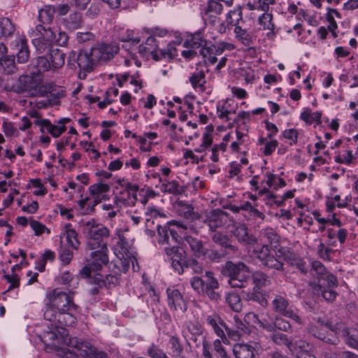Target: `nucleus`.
Returning a JSON list of instances; mask_svg holds the SVG:
<instances>
[{
  "mask_svg": "<svg viewBox=\"0 0 358 358\" xmlns=\"http://www.w3.org/2000/svg\"><path fill=\"white\" fill-rule=\"evenodd\" d=\"M185 241L196 257H202L205 255L206 248L201 241L192 236L185 237Z\"/></svg>",
  "mask_w": 358,
  "mask_h": 358,
  "instance_id": "7c9ffc66",
  "label": "nucleus"
},
{
  "mask_svg": "<svg viewBox=\"0 0 358 358\" xmlns=\"http://www.w3.org/2000/svg\"><path fill=\"white\" fill-rule=\"evenodd\" d=\"M110 190V186L102 182L93 184L90 186L89 192L91 196L97 200L98 201H102L109 199L108 192Z\"/></svg>",
  "mask_w": 358,
  "mask_h": 358,
  "instance_id": "5701e85b",
  "label": "nucleus"
},
{
  "mask_svg": "<svg viewBox=\"0 0 358 358\" xmlns=\"http://www.w3.org/2000/svg\"><path fill=\"white\" fill-rule=\"evenodd\" d=\"M83 234L86 238V252H90L96 268L108 262L107 244L103 241L110 236V230L94 219L83 222Z\"/></svg>",
  "mask_w": 358,
  "mask_h": 358,
  "instance_id": "f03ea898",
  "label": "nucleus"
},
{
  "mask_svg": "<svg viewBox=\"0 0 358 358\" xmlns=\"http://www.w3.org/2000/svg\"><path fill=\"white\" fill-rule=\"evenodd\" d=\"M322 113L319 111L312 112L310 108H305L300 115L301 120L306 124H311L313 122L321 124Z\"/></svg>",
  "mask_w": 358,
  "mask_h": 358,
  "instance_id": "c9c22d12",
  "label": "nucleus"
},
{
  "mask_svg": "<svg viewBox=\"0 0 358 358\" xmlns=\"http://www.w3.org/2000/svg\"><path fill=\"white\" fill-rule=\"evenodd\" d=\"M168 305L175 310L185 312L187 306L181 292L174 287H169L166 289Z\"/></svg>",
  "mask_w": 358,
  "mask_h": 358,
  "instance_id": "a211bd4d",
  "label": "nucleus"
},
{
  "mask_svg": "<svg viewBox=\"0 0 358 358\" xmlns=\"http://www.w3.org/2000/svg\"><path fill=\"white\" fill-rule=\"evenodd\" d=\"M272 340L278 345H285L289 350H292V342L289 340L285 334L282 333H275L272 336Z\"/></svg>",
  "mask_w": 358,
  "mask_h": 358,
  "instance_id": "e2e57ef3",
  "label": "nucleus"
},
{
  "mask_svg": "<svg viewBox=\"0 0 358 358\" xmlns=\"http://www.w3.org/2000/svg\"><path fill=\"white\" fill-rule=\"evenodd\" d=\"M32 64L34 67L36 68V70L33 72L34 74H39L52 69L49 59L45 57L36 58L32 61Z\"/></svg>",
  "mask_w": 358,
  "mask_h": 358,
  "instance_id": "ea45409f",
  "label": "nucleus"
},
{
  "mask_svg": "<svg viewBox=\"0 0 358 358\" xmlns=\"http://www.w3.org/2000/svg\"><path fill=\"white\" fill-rule=\"evenodd\" d=\"M87 261L88 262V264L82 268V270L80 271V273L86 278H90L91 276L92 271H99V269H101L102 266L99 268H96V266L94 265V264L92 262V259L90 256V252H87Z\"/></svg>",
  "mask_w": 358,
  "mask_h": 358,
  "instance_id": "052dcab7",
  "label": "nucleus"
},
{
  "mask_svg": "<svg viewBox=\"0 0 358 358\" xmlns=\"http://www.w3.org/2000/svg\"><path fill=\"white\" fill-rule=\"evenodd\" d=\"M94 282L99 287L103 286H108L110 284L115 285L118 282V278L113 275H106L102 276L98 274L94 279Z\"/></svg>",
  "mask_w": 358,
  "mask_h": 358,
  "instance_id": "de8ad7c7",
  "label": "nucleus"
},
{
  "mask_svg": "<svg viewBox=\"0 0 358 358\" xmlns=\"http://www.w3.org/2000/svg\"><path fill=\"white\" fill-rule=\"evenodd\" d=\"M311 275H317L320 282L321 279L328 273L324 265L319 261H314L312 263Z\"/></svg>",
  "mask_w": 358,
  "mask_h": 358,
  "instance_id": "864d4df0",
  "label": "nucleus"
},
{
  "mask_svg": "<svg viewBox=\"0 0 358 358\" xmlns=\"http://www.w3.org/2000/svg\"><path fill=\"white\" fill-rule=\"evenodd\" d=\"M229 105H228L227 102H220L217 105V117L226 122H228L231 119L229 117L230 115L235 113V110H229Z\"/></svg>",
  "mask_w": 358,
  "mask_h": 358,
  "instance_id": "a18cd8bd",
  "label": "nucleus"
},
{
  "mask_svg": "<svg viewBox=\"0 0 358 358\" xmlns=\"http://www.w3.org/2000/svg\"><path fill=\"white\" fill-rule=\"evenodd\" d=\"M206 321L207 324L212 328L215 334L222 340L224 343H229L224 331L226 324L218 315L213 314L208 315L206 318Z\"/></svg>",
  "mask_w": 358,
  "mask_h": 358,
  "instance_id": "aec40b11",
  "label": "nucleus"
},
{
  "mask_svg": "<svg viewBox=\"0 0 358 358\" xmlns=\"http://www.w3.org/2000/svg\"><path fill=\"white\" fill-rule=\"evenodd\" d=\"M181 333L186 345L189 347L191 345V341H192L196 347H199L201 344V339L204 337L203 336V327L196 320L187 321L183 324Z\"/></svg>",
  "mask_w": 358,
  "mask_h": 358,
  "instance_id": "f8f14e48",
  "label": "nucleus"
},
{
  "mask_svg": "<svg viewBox=\"0 0 358 358\" xmlns=\"http://www.w3.org/2000/svg\"><path fill=\"white\" fill-rule=\"evenodd\" d=\"M159 51V60L163 59H172L177 56V49L174 43H169L166 49H162Z\"/></svg>",
  "mask_w": 358,
  "mask_h": 358,
  "instance_id": "3c124183",
  "label": "nucleus"
},
{
  "mask_svg": "<svg viewBox=\"0 0 358 358\" xmlns=\"http://www.w3.org/2000/svg\"><path fill=\"white\" fill-rule=\"evenodd\" d=\"M159 42L157 41L153 36H150L146 39L145 43L138 46V52L140 55L147 59H152L157 62L159 61Z\"/></svg>",
  "mask_w": 358,
  "mask_h": 358,
  "instance_id": "dca6fc26",
  "label": "nucleus"
},
{
  "mask_svg": "<svg viewBox=\"0 0 358 358\" xmlns=\"http://www.w3.org/2000/svg\"><path fill=\"white\" fill-rule=\"evenodd\" d=\"M82 24V16L78 12L71 13L68 17L64 19V26L70 30H75L80 27Z\"/></svg>",
  "mask_w": 358,
  "mask_h": 358,
  "instance_id": "72a5a7b5",
  "label": "nucleus"
},
{
  "mask_svg": "<svg viewBox=\"0 0 358 358\" xmlns=\"http://www.w3.org/2000/svg\"><path fill=\"white\" fill-rule=\"evenodd\" d=\"M243 20L242 7L238 6L229 10L226 16V22L228 25L239 26V22Z\"/></svg>",
  "mask_w": 358,
  "mask_h": 358,
  "instance_id": "4c0bfd02",
  "label": "nucleus"
},
{
  "mask_svg": "<svg viewBox=\"0 0 358 358\" xmlns=\"http://www.w3.org/2000/svg\"><path fill=\"white\" fill-rule=\"evenodd\" d=\"M311 350L312 346L308 343L305 341L300 340L292 343V350H290L293 351L296 355H297V353L308 352Z\"/></svg>",
  "mask_w": 358,
  "mask_h": 358,
  "instance_id": "4d7b16f0",
  "label": "nucleus"
},
{
  "mask_svg": "<svg viewBox=\"0 0 358 358\" xmlns=\"http://www.w3.org/2000/svg\"><path fill=\"white\" fill-rule=\"evenodd\" d=\"M214 234L212 235L213 241L221 245L222 248L229 249L233 252H236L237 250V248L231 244V241L227 235H224L220 232L213 231Z\"/></svg>",
  "mask_w": 358,
  "mask_h": 358,
  "instance_id": "e433bc0d",
  "label": "nucleus"
},
{
  "mask_svg": "<svg viewBox=\"0 0 358 358\" xmlns=\"http://www.w3.org/2000/svg\"><path fill=\"white\" fill-rule=\"evenodd\" d=\"M32 35V43L39 53H45L52 50V47L56 41V34L52 29L38 24L33 31Z\"/></svg>",
  "mask_w": 358,
  "mask_h": 358,
  "instance_id": "1a4fd4ad",
  "label": "nucleus"
},
{
  "mask_svg": "<svg viewBox=\"0 0 358 358\" xmlns=\"http://www.w3.org/2000/svg\"><path fill=\"white\" fill-rule=\"evenodd\" d=\"M165 252L171 261V266L178 274L183 273V250L176 245L171 248H166Z\"/></svg>",
  "mask_w": 358,
  "mask_h": 358,
  "instance_id": "6ab92c4d",
  "label": "nucleus"
},
{
  "mask_svg": "<svg viewBox=\"0 0 358 358\" xmlns=\"http://www.w3.org/2000/svg\"><path fill=\"white\" fill-rule=\"evenodd\" d=\"M15 31V27L10 19L7 17L0 18V39L2 37L11 36Z\"/></svg>",
  "mask_w": 358,
  "mask_h": 358,
  "instance_id": "37998d69",
  "label": "nucleus"
},
{
  "mask_svg": "<svg viewBox=\"0 0 358 358\" xmlns=\"http://www.w3.org/2000/svg\"><path fill=\"white\" fill-rule=\"evenodd\" d=\"M148 355L150 358H169L166 353L154 343L148 347Z\"/></svg>",
  "mask_w": 358,
  "mask_h": 358,
  "instance_id": "0e129e2a",
  "label": "nucleus"
},
{
  "mask_svg": "<svg viewBox=\"0 0 358 358\" xmlns=\"http://www.w3.org/2000/svg\"><path fill=\"white\" fill-rule=\"evenodd\" d=\"M189 80L195 90L203 92L206 83L205 71L203 70L196 69L194 73H191L189 77Z\"/></svg>",
  "mask_w": 358,
  "mask_h": 358,
  "instance_id": "a878e982",
  "label": "nucleus"
},
{
  "mask_svg": "<svg viewBox=\"0 0 358 358\" xmlns=\"http://www.w3.org/2000/svg\"><path fill=\"white\" fill-rule=\"evenodd\" d=\"M282 137L285 138L289 145L297 143L298 131L295 129H285L282 132Z\"/></svg>",
  "mask_w": 358,
  "mask_h": 358,
  "instance_id": "6e6d98bb",
  "label": "nucleus"
},
{
  "mask_svg": "<svg viewBox=\"0 0 358 358\" xmlns=\"http://www.w3.org/2000/svg\"><path fill=\"white\" fill-rule=\"evenodd\" d=\"M205 276L206 280L197 276L192 278L190 284L192 289L200 295H206L211 301H217L221 296L217 291L220 288L217 279L211 271H206Z\"/></svg>",
  "mask_w": 358,
  "mask_h": 358,
  "instance_id": "423d86ee",
  "label": "nucleus"
},
{
  "mask_svg": "<svg viewBox=\"0 0 358 358\" xmlns=\"http://www.w3.org/2000/svg\"><path fill=\"white\" fill-rule=\"evenodd\" d=\"M29 224L31 229L34 231L36 236H41L45 231L48 234L50 233L49 229H48L43 224L36 220H31Z\"/></svg>",
  "mask_w": 358,
  "mask_h": 358,
  "instance_id": "69168bd1",
  "label": "nucleus"
},
{
  "mask_svg": "<svg viewBox=\"0 0 358 358\" xmlns=\"http://www.w3.org/2000/svg\"><path fill=\"white\" fill-rule=\"evenodd\" d=\"M318 322L321 326H326L332 331L344 339L345 343L350 348L358 350V330L356 329H349L343 324H337L335 328H333L331 323H324L320 320Z\"/></svg>",
  "mask_w": 358,
  "mask_h": 358,
  "instance_id": "ddd939ff",
  "label": "nucleus"
},
{
  "mask_svg": "<svg viewBox=\"0 0 358 358\" xmlns=\"http://www.w3.org/2000/svg\"><path fill=\"white\" fill-rule=\"evenodd\" d=\"M97 64L95 57H93L92 48L87 50H81L78 53L71 51L67 58V64L71 68L76 69L78 67L83 73V78L87 73L91 72L94 66Z\"/></svg>",
  "mask_w": 358,
  "mask_h": 358,
  "instance_id": "6e6552de",
  "label": "nucleus"
},
{
  "mask_svg": "<svg viewBox=\"0 0 358 358\" xmlns=\"http://www.w3.org/2000/svg\"><path fill=\"white\" fill-rule=\"evenodd\" d=\"M63 339L67 345L63 358H108L106 353L98 351L87 341L77 337Z\"/></svg>",
  "mask_w": 358,
  "mask_h": 358,
  "instance_id": "20e7f679",
  "label": "nucleus"
},
{
  "mask_svg": "<svg viewBox=\"0 0 358 358\" xmlns=\"http://www.w3.org/2000/svg\"><path fill=\"white\" fill-rule=\"evenodd\" d=\"M180 185L176 180L173 181H165L162 185V191L172 194H176L179 193Z\"/></svg>",
  "mask_w": 358,
  "mask_h": 358,
  "instance_id": "13d9d810",
  "label": "nucleus"
},
{
  "mask_svg": "<svg viewBox=\"0 0 358 358\" xmlns=\"http://www.w3.org/2000/svg\"><path fill=\"white\" fill-rule=\"evenodd\" d=\"M55 13L56 10L54 6H45L38 11L39 20L43 24H48L52 21Z\"/></svg>",
  "mask_w": 358,
  "mask_h": 358,
  "instance_id": "a19ab883",
  "label": "nucleus"
},
{
  "mask_svg": "<svg viewBox=\"0 0 358 358\" xmlns=\"http://www.w3.org/2000/svg\"><path fill=\"white\" fill-rule=\"evenodd\" d=\"M171 355L173 358H185L184 348L178 336H172L169 338Z\"/></svg>",
  "mask_w": 358,
  "mask_h": 358,
  "instance_id": "c756f323",
  "label": "nucleus"
},
{
  "mask_svg": "<svg viewBox=\"0 0 358 358\" xmlns=\"http://www.w3.org/2000/svg\"><path fill=\"white\" fill-rule=\"evenodd\" d=\"M219 0H209L206 8V14L209 16L220 15L223 10V6Z\"/></svg>",
  "mask_w": 358,
  "mask_h": 358,
  "instance_id": "49530a36",
  "label": "nucleus"
},
{
  "mask_svg": "<svg viewBox=\"0 0 358 358\" xmlns=\"http://www.w3.org/2000/svg\"><path fill=\"white\" fill-rule=\"evenodd\" d=\"M254 289L260 290L262 288L268 286L271 284L270 278L263 272L257 271L252 275Z\"/></svg>",
  "mask_w": 358,
  "mask_h": 358,
  "instance_id": "473e14b6",
  "label": "nucleus"
},
{
  "mask_svg": "<svg viewBox=\"0 0 358 358\" xmlns=\"http://www.w3.org/2000/svg\"><path fill=\"white\" fill-rule=\"evenodd\" d=\"M0 66L6 74H13L17 69L15 63V57L12 55L1 57L0 58Z\"/></svg>",
  "mask_w": 358,
  "mask_h": 358,
  "instance_id": "58836bf2",
  "label": "nucleus"
},
{
  "mask_svg": "<svg viewBox=\"0 0 358 358\" xmlns=\"http://www.w3.org/2000/svg\"><path fill=\"white\" fill-rule=\"evenodd\" d=\"M65 231L63 233V236L66 238L67 245L73 250H78L80 242L78 240V234L76 231L71 228L70 224H67L65 226Z\"/></svg>",
  "mask_w": 358,
  "mask_h": 358,
  "instance_id": "bb28decb",
  "label": "nucleus"
},
{
  "mask_svg": "<svg viewBox=\"0 0 358 358\" xmlns=\"http://www.w3.org/2000/svg\"><path fill=\"white\" fill-rule=\"evenodd\" d=\"M93 57H95L97 63L108 62L113 59L119 52V45L116 43H99L92 48Z\"/></svg>",
  "mask_w": 358,
  "mask_h": 358,
  "instance_id": "4468645a",
  "label": "nucleus"
},
{
  "mask_svg": "<svg viewBox=\"0 0 358 358\" xmlns=\"http://www.w3.org/2000/svg\"><path fill=\"white\" fill-rule=\"evenodd\" d=\"M256 347L255 343H236L233 347V352L236 358H255Z\"/></svg>",
  "mask_w": 358,
  "mask_h": 358,
  "instance_id": "4be33fe9",
  "label": "nucleus"
},
{
  "mask_svg": "<svg viewBox=\"0 0 358 358\" xmlns=\"http://www.w3.org/2000/svg\"><path fill=\"white\" fill-rule=\"evenodd\" d=\"M73 257V252L72 250L69 248L66 245L61 244L59 250V259L63 265H68L71 262Z\"/></svg>",
  "mask_w": 358,
  "mask_h": 358,
  "instance_id": "09e8293b",
  "label": "nucleus"
},
{
  "mask_svg": "<svg viewBox=\"0 0 358 358\" xmlns=\"http://www.w3.org/2000/svg\"><path fill=\"white\" fill-rule=\"evenodd\" d=\"M341 18V14L338 13V11L336 9L332 8H327V13H326V18L327 20L329 22V24L328 26V29L332 33V35L334 37L336 36V34L335 33V30L337 29L338 25L335 20V18Z\"/></svg>",
  "mask_w": 358,
  "mask_h": 358,
  "instance_id": "f704fd0d",
  "label": "nucleus"
},
{
  "mask_svg": "<svg viewBox=\"0 0 358 358\" xmlns=\"http://www.w3.org/2000/svg\"><path fill=\"white\" fill-rule=\"evenodd\" d=\"M138 191V185L127 183L120 195L115 197V203L117 206L120 204L127 206H134L137 201Z\"/></svg>",
  "mask_w": 358,
  "mask_h": 358,
  "instance_id": "f3484780",
  "label": "nucleus"
},
{
  "mask_svg": "<svg viewBox=\"0 0 358 358\" xmlns=\"http://www.w3.org/2000/svg\"><path fill=\"white\" fill-rule=\"evenodd\" d=\"M258 22L264 30H268L266 36L270 40H273L276 36L275 31V26L273 22V15L271 13H264L258 18Z\"/></svg>",
  "mask_w": 358,
  "mask_h": 358,
  "instance_id": "393cba45",
  "label": "nucleus"
},
{
  "mask_svg": "<svg viewBox=\"0 0 358 358\" xmlns=\"http://www.w3.org/2000/svg\"><path fill=\"white\" fill-rule=\"evenodd\" d=\"M254 252L256 255L257 259H259L262 264L271 256L270 249L267 245H263L260 247H257L255 249Z\"/></svg>",
  "mask_w": 358,
  "mask_h": 358,
  "instance_id": "bf43d9fd",
  "label": "nucleus"
},
{
  "mask_svg": "<svg viewBox=\"0 0 358 358\" xmlns=\"http://www.w3.org/2000/svg\"><path fill=\"white\" fill-rule=\"evenodd\" d=\"M118 236L119 241L114 248V253L118 259L115 262V266L120 271L126 273L131 264L133 271H138L140 268L137 264L136 252L131 241L127 240L122 234H119Z\"/></svg>",
  "mask_w": 358,
  "mask_h": 358,
  "instance_id": "7ed1b4c3",
  "label": "nucleus"
},
{
  "mask_svg": "<svg viewBox=\"0 0 358 358\" xmlns=\"http://www.w3.org/2000/svg\"><path fill=\"white\" fill-rule=\"evenodd\" d=\"M222 274L229 278L228 283L234 288L245 287L249 281L250 272L243 262L234 264L227 262L222 268Z\"/></svg>",
  "mask_w": 358,
  "mask_h": 358,
  "instance_id": "39448f33",
  "label": "nucleus"
},
{
  "mask_svg": "<svg viewBox=\"0 0 358 358\" xmlns=\"http://www.w3.org/2000/svg\"><path fill=\"white\" fill-rule=\"evenodd\" d=\"M236 38L243 45L249 46L252 43V37L246 29H242L241 26L234 28Z\"/></svg>",
  "mask_w": 358,
  "mask_h": 358,
  "instance_id": "c03bdc74",
  "label": "nucleus"
},
{
  "mask_svg": "<svg viewBox=\"0 0 358 358\" xmlns=\"http://www.w3.org/2000/svg\"><path fill=\"white\" fill-rule=\"evenodd\" d=\"M38 85L36 78L27 75L20 76L16 82L10 86V90L15 93H28L30 96L36 94Z\"/></svg>",
  "mask_w": 358,
  "mask_h": 358,
  "instance_id": "2eb2a0df",
  "label": "nucleus"
},
{
  "mask_svg": "<svg viewBox=\"0 0 358 358\" xmlns=\"http://www.w3.org/2000/svg\"><path fill=\"white\" fill-rule=\"evenodd\" d=\"M43 318L50 322L53 330L44 333L42 341L46 345L52 348L59 347V338L55 331L61 329L64 332V327L73 326L77 322V314L80 307L74 303L73 296L69 293L55 289L46 295Z\"/></svg>",
  "mask_w": 358,
  "mask_h": 358,
  "instance_id": "f257e3e1",
  "label": "nucleus"
},
{
  "mask_svg": "<svg viewBox=\"0 0 358 358\" xmlns=\"http://www.w3.org/2000/svg\"><path fill=\"white\" fill-rule=\"evenodd\" d=\"M246 300L257 302L262 307H266L268 305V301L263 293L260 290H255L250 293H248Z\"/></svg>",
  "mask_w": 358,
  "mask_h": 358,
  "instance_id": "8fccbe9b",
  "label": "nucleus"
},
{
  "mask_svg": "<svg viewBox=\"0 0 358 358\" xmlns=\"http://www.w3.org/2000/svg\"><path fill=\"white\" fill-rule=\"evenodd\" d=\"M222 343H223L222 339H216L213 342L214 351L220 358H231L230 356L228 355Z\"/></svg>",
  "mask_w": 358,
  "mask_h": 358,
  "instance_id": "774afa93",
  "label": "nucleus"
},
{
  "mask_svg": "<svg viewBox=\"0 0 358 358\" xmlns=\"http://www.w3.org/2000/svg\"><path fill=\"white\" fill-rule=\"evenodd\" d=\"M65 54L56 48L50 51V62L52 69L55 70L62 67L65 62Z\"/></svg>",
  "mask_w": 358,
  "mask_h": 358,
  "instance_id": "cd10ccee",
  "label": "nucleus"
},
{
  "mask_svg": "<svg viewBox=\"0 0 358 358\" xmlns=\"http://www.w3.org/2000/svg\"><path fill=\"white\" fill-rule=\"evenodd\" d=\"M187 210L184 213L186 218L191 220L200 219V215L194 212L193 208L190 206H186ZM202 221L212 231H215L217 229L222 227L227 224L228 220V213L220 209H215L206 213L204 217H201Z\"/></svg>",
  "mask_w": 358,
  "mask_h": 358,
  "instance_id": "0eeeda50",
  "label": "nucleus"
},
{
  "mask_svg": "<svg viewBox=\"0 0 358 358\" xmlns=\"http://www.w3.org/2000/svg\"><path fill=\"white\" fill-rule=\"evenodd\" d=\"M263 265L269 268L281 271L283 269V264L277 259L274 256L271 255L264 263Z\"/></svg>",
  "mask_w": 358,
  "mask_h": 358,
  "instance_id": "338daca9",
  "label": "nucleus"
},
{
  "mask_svg": "<svg viewBox=\"0 0 358 358\" xmlns=\"http://www.w3.org/2000/svg\"><path fill=\"white\" fill-rule=\"evenodd\" d=\"M230 231L241 244L252 245L257 242L256 238L249 234L248 229L245 224H235L234 229Z\"/></svg>",
  "mask_w": 358,
  "mask_h": 358,
  "instance_id": "412c9836",
  "label": "nucleus"
},
{
  "mask_svg": "<svg viewBox=\"0 0 358 358\" xmlns=\"http://www.w3.org/2000/svg\"><path fill=\"white\" fill-rule=\"evenodd\" d=\"M271 304L275 313L281 314L297 324H302V320L298 315V310L290 305V302L285 296L279 294L275 295Z\"/></svg>",
  "mask_w": 358,
  "mask_h": 358,
  "instance_id": "9b49d317",
  "label": "nucleus"
},
{
  "mask_svg": "<svg viewBox=\"0 0 358 358\" xmlns=\"http://www.w3.org/2000/svg\"><path fill=\"white\" fill-rule=\"evenodd\" d=\"M101 201H98L97 200L90 198L89 196L82 199L78 201V205L80 207V210L83 211V213L86 215H91L94 213L95 209V206L100 203Z\"/></svg>",
  "mask_w": 358,
  "mask_h": 358,
  "instance_id": "2f4dec72",
  "label": "nucleus"
},
{
  "mask_svg": "<svg viewBox=\"0 0 358 358\" xmlns=\"http://www.w3.org/2000/svg\"><path fill=\"white\" fill-rule=\"evenodd\" d=\"M48 133L54 138L60 136L66 129L65 125H55L52 124L49 120L48 124L45 128Z\"/></svg>",
  "mask_w": 358,
  "mask_h": 358,
  "instance_id": "680f3d73",
  "label": "nucleus"
},
{
  "mask_svg": "<svg viewBox=\"0 0 358 358\" xmlns=\"http://www.w3.org/2000/svg\"><path fill=\"white\" fill-rule=\"evenodd\" d=\"M319 285L320 286H326L327 289H334L338 286V280L335 275L327 273L323 278L321 279Z\"/></svg>",
  "mask_w": 358,
  "mask_h": 358,
  "instance_id": "5fc2aeb1",
  "label": "nucleus"
},
{
  "mask_svg": "<svg viewBox=\"0 0 358 358\" xmlns=\"http://www.w3.org/2000/svg\"><path fill=\"white\" fill-rule=\"evenodd\" d=\"M226 302L234 311L238 313L242 310L243 306L239 295L236 292H229L226 296Z\"/></svg>",
  "mask_w": 358,
  "mask_h": 358,
  "instance_id": "79ce46f5",
  "label": "nucleus"
},
{
  "mask_svg": "<svg viewBox=\"0 0 358 358\" xmlns=\"http://www.w3.org/2000/svg\"><path fill=\"white\" fill-rule=\"evenodd\" d=\"M15 48L17 50V62L24 64L29 59V49L27 41L24 37H19L15 40Z\"/></svg>",
  "mask_w": 358,
  "mask_h": 358,
  "instance_id": "b1692460",
  "label": "nucleus"
},
{
  "mask_svg": "<svg viewBox=\"0 0 358 358\" xmlns=\"http://www.w3.org/2000/svg\"><path fill=\"white\" fill-rule=\"evenodd\" d=\"M200 54L204 58L205 62L209 64H214L217 60L212 46L203 47L200 50Z\"/></svg>",
  "mask_w": 358,
  "mask_h": 358,
  "instance_id": "603ef678",
  "label": "nucleus"
},
{
  "mask_svg": "<svg viewBox=\"0 0 358 358\" xmlns=\"http://www.w3.org/2000/svg\"><path fill=\"white\" fill-rule=\"evenodd\" d=\"M167 224L168 227L166 226L158 227L159 243L169 245L178 243L181 239L180 234L186 229L185 226L176 220L170 221Z\"/></svg>",
  "mask_w": 358,
  "mask_h": 358,
  "instance_id": "9d476101",
  "label": "nucleus"
},
{
  "mask_svg": "<svg viewBox=\"0 0 358 358\" xmlns=\"http://www.w3.org/2000/svg\"><path fill=\"white\" fill-rule=\"evenodd\" d=\"M207 45V41L201 32H196L191 36L190 38L186 40L184 46L192 49L203 48Z\"/></svg>",
  "mask_w": 358,
  "mask_h": 358,
  "instance_id": "c85d7f7f",
  "label": "nucleus"
}]
</instances>
